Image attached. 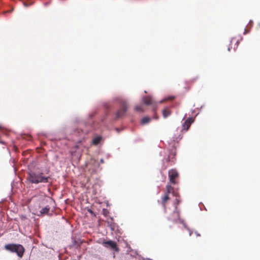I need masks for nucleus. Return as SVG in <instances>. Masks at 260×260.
<instances>
[{"label": "nucleus", "mask_w": 260, "mask_h": 260, "mask_svg": "<svg viewBox=\"0 0 260 260\" xmlns=\"http://www.w3.org/2000/svg\"><path fill=\"white\" fill-rule=\"evenodd\" d=\"M49 174L48 169H44L40 165L32 162L29 166L27 180L31 184L46 183L50 178Z\"/></svg>", "instance_id": "1"}, {"label": "nucleus", "mask_w": 260, "mask_h": 260, "mask_svg": "<svg viewBox=\"0 0 260 260\" xmlns=\"http://www.w3.org/2000/svg\"><path fill=\"white\" fill-rule=\"evenodd\" d=\"M4 248L12 253H16L19 257L23 256L25 251L22 245L13 243L6 244Z\"/></svg>", "instance_id": "2"}, {"label": "nucleus", "mask_w": 260, "mask_h": 260, "mask_svg": "<svg viewBox=\"0 0 260 260\" xmlns=\"http://www.w3.org/2000/svg\"><path fill=\"white\" fill-rule=\"evenodd\" d=\"M113 101L118 102L122 106L121 108L117 111L115 114V119H118L123 116L127 111L126 101L121 96H116L113 98Z\"/></svg>", "instance_id": "3"}, {"label": "nucleus", "mask_w": 260, "mask_h": 260, "mask_svg": "<svg viewBox=\"0 0 260 260\" xmlns=\"http://www.w3.org/2000/svg\"><path fill=\"white\" fill-rule=\"evenodd\" d=\"M174 214H175L176 215V217L177 218V219L174 218V219H172V218H170V219L172 220V221L174 222V223H182L183 224V227L186 229L188 232H189V236H191V234H192V231L190 230V229L187 226V225L185 224V223L184 222V220L181 218H180L179 217V215L178 214V213L177 212H174Z\"/></svg>", "instance_id": "4"}, {"label": "nucleus", "mask_w": 260, "mask_h": 260, "mask_svg": "<svg viewBox=\"0 0 260 260\" xmlns=\"http://www.w3.org/2000/svg\"><path fill=\"white\" fill-rule=\"evenodd\" d=\"M170 181L173 184L175 183V178L178 176V172L176 170L172 169L168 173Z\"/></svg>", "instance_id": "5"}, {"label": "nucleus", "mask_w": 260, "mask_h": 260, "mask_svg": "<svg viewBox=\"0 0 260 260\" xmlns=\"http://www.w3.org/2000/svg\"><path fill=\"white\" fill-rule=\"evenodd\" d=\"M193 121L194 120L192 119L191 117H188L183 123L182 128L181 131H183V130H185V131H187L189 129L191 124L193 123Z\"/></svg>", "instance_id": "6"}, {"label": "nucleus", "mask_w": 260, "mask_h": 260, "mask_svg": "<svg viewBox=\"0 0 260 260\" xmlns=\"http://www.w3.org/2000/svg\"><path fill=\"white\" fill-rule=\"evenodd\" d=\"M104 244L106 247H110L112 249L118 251V248L117 247L116 243L112 240H109L104 242Z\"/></svg>", "instance_id": "7"}, {"label": "nucleus", "mask_w": 260, "mask_h": 260, "mask_svg": "<svg viewBox=\"0 0 260 260\" xmlns=\"http://www.w3.org/2000/svg\"><path fill=\"white\" fill-rule=\"evenodd\" d=\"M179 200L178 199H176V201L175 202H174V210L173 211V216L174 217H172V216H169L168 217V219L170 220H171V219H169V218H172V219H177V218L176 217V215L174 213V212H177V213H179L178 211H177L176 210H177V205L179 204ZM179 214V213H178Z\"/></svg>", "instance_id": "8"}, {"label": "nucleus", "mask_w": 260, "mask_h": 260, "mask_svg": "<svg viewBox=\"0 0 260 260\" xmlns=\"http://www.w3.org/2000/svg\"><path fill=\"white\" fill-rule=\"evenodd\" d=\"M176 155L175 149L174 147L172 148L171 150H170L169 154L168 155V157L166 159L167 161H170L171 159H172Z\"/></svg>", "instance_id": "9"}, {"label": "nucleus", "mask_w": 260, "mask_h": 260, "mask_svg": "<svg viewBox=\"0 0 260 260\" xmlns=\"http://www.w3.org/2000/svg\"><path fill=\"white\" fill-rule=\"evenodd\" d=\"M142 101L146 105H150L153 104V100L151 96H143Z\"/></svg>", "instance_id": "10"}, {"label": "nucleus", "mask_w": 260, "mask_h": 260, "mask_svg": "<svg viewBox=\"0 0 260 260\" xmlns=\"http://www.w3.org/2000/svg\"><path fill=\"white\" fill-rule=\"evenodd\" d=\"M151 121V118L149 117L146 116L143 117L141 121V124L142 125H146L148 124Z\"/></svg>", "instance_id": "11"}, {"label": "nucleus", "mask_w": 260, "mask_h": 260, "mask_svg": "<svg viewBox=\"0 0 260 260\" xmlns=\"http://www.w3.org/2000/svg\"><path fill=\"white\" fill-rule=\"evenodd\" d=\"M50 207L49 206H46L44 208H43L40 211V212L41 214H47L49 210H50Z\"/></svg>", "instance_id": "12"}, {"label": "nucleus", "mask_w": 260, "mask_h": 260, "mask_svg": "<svg viewBox=\"0 0 260 260\" xmlns=\"http://www.w3.org/2000/svg\"><path fill=\"white\" fill-rule=\"evenodd\" d=\"M162 115L164 118H167L170 115V112L169 110L165 108L162 110Z\"/></svg>", "instance_id": "13"}, {"label": "nucleus", "mask_w": 260, "mask_h": 260, "mask_svg": "<svg viewBox=\"0 0 260 260\" xmlns=\"http://www.w3.org/2000/svg\"><path fill=\"white\" fill-rule=\"evenodd\" d=\"M101 140V137H96L92 140V143L94 145H98Z\"/></svg>", "instance_id": "14"}, {"label": "nucleus", "mask_w": 260, "mask_h": 260, "mask_svg": "<svg viewBox=\"0 0 260 260\" xmlns=\"http://www.w3.org/2000/svg\"><path fill=\"white\" fill-rule=\"evenodd\" d=\"M135 110L139 112H143L144 111L142 107L139 105H137L135 107Z\"/></svg>", "instance_id": "15"}, {"label": "nucleus", "mask_w": 260, "mask_h": 260, "mask_svg": "<svg viewBox=\"0 0 260 260\" xmlns=\"http://www.w3.org/2000/svg\"><path fill=\"white\" fill-rule=\"evenodd\" d=\"M174 99V96H168L167 98H166L162 100H161V101H159V103H162L163 102L166 101H168V100H171L172 99Z\"/></svg>", "instance_id": "16"}, {"label": "nucleus", "mask_w": 260, "mask_h": 260, "mask_svg": "<svg viewBox=\"0 0 260 260\" xmlns=\"http://www.w3.org/2000/svg\"><path fill=\"white\" fill-rule=\"evenodd\" d=\"M75 133H78L79 136H82V134H87L88 133V132L87 131H84L83 130H80L79 131V129H77L75 131Z\"/></svg>", "instance_id": "17"}, {"label": "nucleus", "mask_w": 260, "mask_h": 260, "mask_svg": "<svg viewBox=\"0 0 260 260\" xmlns=\"http://www.w3.org/2000/svg\"><path fill=\"white\" fill-rule=\"evenodd\" d=\"M169 197L168 196V194H166L162 198V206H164V208L165 207V204H164V203L167 201L168 200H169Z\"/></svg>", "instance_id": "18"}, {"label": "nucleus", "mask_w": 260, "mask_h": 260, "mask_svg": "<svg viewBox=\"0 0 260 260\" xmlns=\"http://www.w3.org/2000/svg\"><path fill=\"white\" fill-rule=\"evenodd\" d=\"M95 113H96L95 111H94L92 112L89 113V114L88 115V118H87L88 119V120L92 119L93 118L94 115L95 114Z\"/></svg>", "instance_id": "19"}, {"label": "nucleus", "mask_w": 260, "mask_h": 260, "mask_svg": "<svg viewBox=\"0 0 260 260\" xmlns=\"http://www.w3.org/2000/svg\"><path fill=\"white\" fill-rule=\"evenodd\" d=\"M182 138V135L180 134L179 135L178 137H176V136L175 135L174 137H173V140L174 141H177V142H178L180 140H181Z\"/></svg>", "instance_id": "20"}, {"label": "nucleus", "mask_w": 260, "mask_h": 260, "mask_svg": "<svg viewBox=\"0 0 260 260\" xmlns=\"http://www.w3.org/2000/svg\"><path fill=\"white\" fill-rule=\"evenodd\" d=\"M103 107L107 110L109 109L110 108V104L108 103H104L103 104Z\"/></svg>", "instance_id": "21"}, {"label": "nucleus", "mask_w": 260, "mask_h": 260, "mask_svg": "<svg viewBox=\"0 0 260 260\" xmlns=\"http://www.w3.org/2000/svg\"><path fill=\"white\" fill-rule=\"evenodd\" d=\"M108 112H106L105 114L103 116V117L101 118V121L102 123L104 122L105 118L108 116Z\"/></svg>", "instance_id": "22"}, {"label": "nucleus", "mask_w": 260, "mask_h": 260, "mask_svg": "<svg viewBox=\"0 0 260 260\" xmlns=\"http://www.w3.org/2000/svg\"><path fill=\"white\" fill-rule=\"evenodd\" d=\"M32 4H33V3H30V4H27V3H26V2H23V6H24V7H28V6H30V5H32Z\"/></svg>", "instance_id": "23"}, {"label": "nucleus", "mask_w": 260, "mask_h": 260, "mask_svg": "<svg viewBox=\"0 0 260 260\" xmlns=\"http://www.w3.org/2000/svg\"><path fill=\"white\" fill-rule=\"evenodd\" d=\"M248 32H249V30H247L246 28H245L243 34L246 35Z\"/></svg>", "instance_id": "24"}, {"label": "nucleus", "mask_w": 260, "mask_h": 260, "mask_svg": "<svg viewBox=\"0 0 260 260\" xmlns=\"http://www.w3.org/2000/svg\"><path fill=\"white\" fill-rule=\"evenodd\" d=\"M249 24H250V23L251 24H250V27H252V23H253V21H252V20H250L249 21Z\"/></svg>", "instance_id": "25"}, {"label": "nucleus", "mask_w": 260, "mask_h": 260, "mask_svg": "<svg viewBox=\"0 0 260 260\" xmlns=\"http://www.w3.org/2000/svg\"><path fill=\"white\" fill-rule=\"evenodd\" d=\"M110 157V154L109 153H108L106 154V158H108Z\"/></svg>", "instance_id": "26"}, {"label": "nucleus", "mask_w": 260, "mask_h": 260, "mask_svg": "<svg viewBox=\"0 0 260 260\" xmlns=\"http://www.w3.org/2000/svg\"><path fill=\"white\" fill-rule=\"evenodd\" d=\"M13 10V9H11V10H10L9 11H6V12H5L4 13H8V12H12Z\"/></svg>", "instance_id": "27"}, {"label": "nucleus", "mask_w": 260, "mask_h": 260, "mask_svg": "<svg viewBox=\"0 0 260 260\" xmlns=\"http://www.w3.org/2000/svg\"><path fill=\"white\" fill-rule=\"evenodd\" d=\"M100 162L101 163H104V159L103 158H101L100 159Z\"/></svg>", "instance_id": "28"}, {"label": "nucleus", "mask_w": 260, "mask_h": 260, "mask_svg": "<svg viewBox=\"0 0 260 260\" xmlns=\"http://www.w3.org/2000/svg\"><path fill=\"white\" fill-rule=\"evenodd\" d=\"M232 47L231 46V45H230L229 47H228V51H230Z\"/></svg>", "instance_id": "29"}, {"label": "nucleus", "mask_w": 260, "mask_h": 260, "mask_svg": "<svg viewBox=\"0 0 260 260\" xmlns=\"http://www.w3.org/2000/svg\"><path fill=\"white\" fill-rule=\"evenodd\" d=\"M239 42H239V41H238V40L236 42L237 47H238V44H239Z\"/></svg>", "instance_id": "30"}, {"label": "nucleus", "mask_w": 260, "mask_h": 260, "mask_svg": "<svg viewBox=\"0 0 260 260\" xmlns=\"http://www.w3.org/2000/svg\"><path fill=\"white\" fill-rule=\"evenodd\" d=\"M89 124L90 126H92V124H93V122H89Z\"/></svg>", "instance_id": "31"}, {"label": "nucleus", "mask_w": 260, "mask_h": 260, "mask_svg": "<svg viewBox=\"0 0 260 260\" xmlns=\"http://www.w3.org/2000/svg\"><path fill=\"white\" fill-rule=\"evenodd\" d=\"M204 106V105H202L200 108H198V109L201 110V109H202L203 108Z\"/></svg>", "instance_id": "32"}, {"label": "nucleus", "mask_w": 260, "mask_h": 260, "mask_svg": "<svg viewBox=\"0 0 260 260\" xmlns=\"http://www.w3.org/2000/svg\"><path fill=\"white\" fill-rule=\"evenodd\" d=\"M116 130L117 132H120V129L118 128H116Z\"/></svg>", "instance_id": "33"}, {"label": "nucleus", "mask_w": 260, "mask_h": 260, "mask_svg": "<svg viewBox=\"0 0 260 260\" xmlns=\"http://www.w3.org/2000/svg\"><path fill=\"white\" fill-rule=\"evenodd\" d=\"M195 233H196V234L198 236H200V235L199 234H198V233H197V232H195Z\"/></svg>", "instance_id": "34"}, {"label": "nucleus", "mask_w": 260, "mask_h": 260, "mask_svg": "<svg viewBox=\"0 0 260 260\" xmlns=\"http://www.w3.org/2000/svg\"><path fill=\"white\" fill-rule=\"evenodd\" d=\"M234 39V38H232V39L231 40V43H232V41H233Z\"/></svg>", "instance_id": "35"}, {"label": "nucleus", "mask_w": 260, "mask_h": 260, "mask_svg": "<svg viewBox=\"0 0 260 260\" xmlns=\"http://www.w3.org/2000/svg\"><path fill=\"white\" fill-rule=\"evenodd\" d=\"M258 26L260 27V23H258Z\"/></svg>", "instance_id": "36"}, {"label": "nucleus", "mask_w": 260, "mask_h": 260, "mask_svg": "<svg viewBox=\"0 0 260 260\" xmlns=\"http://www.w3.org/2000/svg\"><path fill=\"white\" fill-rule=\"evenodd\" d=\"M75 121H76V122H78V120L77 119V118L76 119H75Z\"/></svg>", "instance_id": "37"}, {"label": "nucleus", "mask_w": 260, "mask_h": 260, "mask_svg": "<svg viewBox=\"0 0 260 260\" xmlns=\"http://www.w3.org/2000/svg\"><path fill=\"white\" fill-rule=\"evenodd\" d=\"M148 260H152L151 259H150V258H147Z\"/></svg>", "instance_id": "38"}, {"label": "nucleus", "mask_w": 260, "mask_h": 260, "mask_svg": "<svg viewBox=\"0 0 260 260\" xmlns=\"http://www.w3.org/2000/svg\"><path fill=\"white\" fill-rule=\"evenodd\" d=\"M1 129V126H0V129Z\"/></svg>", "instance_id": "39"}]
</instances>
